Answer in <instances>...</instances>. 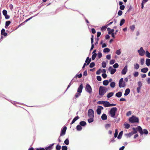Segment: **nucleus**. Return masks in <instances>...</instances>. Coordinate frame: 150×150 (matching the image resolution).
<instances>
[{
	"instance_id": "nucleus-1",
	"label": "nucleus",
	"mask_w": 150,
	"mask_h": 150,
	"mask_svg": "<svg viewBox=\"0 0 150 150\" xmlns=\"http://www.w3.org/2000/svg\"><path fill=\"white\" fill-rule=\"evenodd\" d=\"M107 90L106 87L100 86L99 89V94L100 96H103L106 93Z\"/></svg>"
},
{
	"instance_id": "nucleus-2",
	"label": "nucleus",
	"mask_w": 150,
	"mask_h": 150,
	"mask_svg": "<svg viewBox=\"0 0 150 150\" xmlns=\"http://www.w3.org/2000/svg\"><path fill=\"white\" fill-rule=\"evenodd\" d=\"M117 110V109L116 107L112 108L110 109L109 111V113L111 117L115 118H116V117H115V115Z\"/></svg>"
},
{
	"instance_id": "nucleus-3",
	"label": "nucleus",
	"mask_w": 150,
	"mask_h": 150,
	"mask_svg": "<svg viewBox=\"0 0 150 150\" xmlns=\"http://www.w3.org/2000/svg\"><path fill=\"white\" fill-rule=\"evenodd\" d=\"M129 121L131 123H138L139 122V119L138 117H137L134 116H132L129 118Z\"/></svg>"
},
{
	"instance_id": "nucleus-4",
	"label": "nucleus",
	"mask_w": 150,
	"mask_h": 150,
	"mask_svg": "<svg viewBox=\"0 0 150 150\" xmlns=\"http://www.w3.org/2000/svg\"><path fill=\"white\" fill-rule=\"evenodd\" d=\"M126 86L125 82L123 81V79L121 78L119 81V86L120 88L124 87Z\"/></svg>"
},
{
	"instance_id": "nucleus-5",
	"label": "nucleus",
	"mask_w": 150,
	"mask_h": 150,
	"mask_svg": "<svg viewBox=\"0 0 150 150\" xmlns=\"http://www.w3.org/2000/svg\"><path fill=\"white\" fill-rule=\"evenodd\" d=\"M86 91L90 94L92 92V89L91 87L89 84H87L85 88Z\"/></svg>"
},
{
	"instance_id": "nucleus-6",
	"label": "nucleus",
	"mask_w": 150,
	"mask_h": 150,
	"mask_svg": "<svg viewBox=\"0 0 150 150\" xmlns=\"http://www.w3.org/2000/svg\"><path fill=\"white\" fill-rule=\"evenodd\" d=\"M88 115L89 117H94V111L92 109H89L88 111Z\"/></svg>"
},
{
	"instance_id": "nucleus-7",
	"label": "nucleus",
	"mask_w": 150,
	"mask_h": 150,
	"mask_svg": "<svg viewBox=\"0 0 150 150\" xmlns=\"http://www.w3.org/2000/svg\"><path fill=\"white\" fill-rule=\"evenodd\" d=\"M138 52L139 54L141 56H143L144 54L145 51L143 50L142 47H141L140 49L138 50Z\"/></svg>"
},
{
	"instance_id": "nucleus-8",
	"label": "nucleus",
	"mask_w": 150,
	"mask_h": 150,
	"mask_svg": "<svg viewBox=\"0 0 150 150\" xmlns=\"http://www.w3.org/2000/svg\"><path fill=\"white\" fill-rule=\"evenodd\" d=\"M108 70L110 72L111 74H114L116 71V69H113L111 66H110L109 67Z\"/></svg>"
},
{
	"instance_id": "nucleus-9",
	"label": "nucleus",
	"mask_w": 150,
	"mask_h": 150,
	"mask_svg": "<svg viewBox=\"0 0 150 150\" xmlns=\"http://www.w3.org/2000/svg\"><path fill=\"white\" fill-rule=\"evenodd\" d=\"M103 109V108L101 106H98L96 110V112L98 115H100L101 112V110Z\"/></svg>"
},
{
	"instance_id": "nucleus-10",
	"label": "nucleus",
	"mask_w": 150,
	"mask_h": 150,
	"mask_svg": "<svg viewBox=\"0 0 150 150\" xmlns=\"http://www.w3.org/2000/svg\"><path fill=\"white\" fill-rule=\"evenodd\" d=\"M67 129V127L66 126H64L61 130V134L60 136H62L65 134L66 131Z\"/></svg>"
},
{
	"instance_id": "nucleus-11",
	"label": "nucleus",
	"mask_w": 150,
	"mask_h": 150,
	"mask_svg": "<svg viewBox=\"0 0 150 150\" xmlns=\"http://www.w3.org/2000/svg\"><path fill=\"white\" fill-rule=\"evenodd\" d=\"M136 129L139 132L141 135H142L143 134L142 129L140 126H137Z\"/></svg>"
},
{
	"instance_id": "nucleus-12",
	"label": "nucleus",
	"mask_w": 150,
	"mask_h": 150,
	"mask_svg": "<svg viewBox=\"0 0 150 150\" xmlns=\"http://www.w3.org/2000/svg\"><path fill=\"white\" fill-rule=\"evenodd\" d=\"M83 88V86L82 84H81L78 88L77 89V92L81 93L82 92V89Z\"/></svg>"
},
{
	"instance_id": "nucleus-13",
	"label": "nucleus",
	"mask_w": 150,
	"mask_h": 150,
	"mask_svg": "<svg viewBox=\"0 0 150 150\" xmlns=\"http://www.w3.org/2000/svg\"><path fill=\"white\" fill-rule=\"evenodd\" d=\"M127 71V66H125L123 69L122 70L121 72V74H122L125 75V74Z\"/></svg>"
},
{
	"instance_id": "nucleus-14",
	"label": "nucleus",
	"mask_w": 150,
	"mask_h": 150,
	"mask_svg": "<svg viewBox=\"0 0 150 150\" xmlns=\"http://www.w3.org/2000/svg\"><path fill=\"white\" fill-rule=\"evenodd\" d=\"M1 34L4 36H6L7 35V33L5 32V30L4 28H3L1 30Z\"/></svg>"
},
{
	"instance_id": "nucleus-15",
	"label": "nucleus",
	"mask_w": 150,
	"mask_h": 150,
	"mask_svg": "<svg viewBox=\"0 0 150 150\" xmlns=\"http://www.w3.org/2000/svg\"><path fill=\"white\" fill-rule=\"evenodd\" d=\"M148 70V69L147 67L141 69V71L143 73H146Z\"/></svg>"
},
{
	"instance_id": "nucleus-16",
	"label": "nucleus",
	"mask_w": 150,
	"mask_h": 150,
	"mask_svg": "<svg viewBox=\"0 0 150 150\" xmlns=\"http://www.w3.org/2000/svg\"><path fill=\"white\" fill-rule=\"evenodd\" d=\"M110 103L108 101H104L103 105L105 107H110Z\"/></svg>"
},
{
	"instance_id": "nucleus-17",
	"label": "nucleus",
	"mask_w": 150,
	"mask_h": 150,
	"mask_svg": "<svg viewBox=\"0 0 150 150\" xmlns=\"http://www.w3.org/2000/svg\"><path fill=\"white\" fill-rule=\"evenodd\" d=\"M107 115L105 114H103L101 116V119L103 120H107Z\"/></svg>"
},
{
	"instance_id": "nucleus-18",
	"label": "nucleus",
	"mask_w": 150,
	"mask_h": 150,
	"mask_svg": "<svg viewBox=\"0 0 150 150\" xmlns=\"http://www.w3.org/2000/svg\"><path fill=\"white\" fill-rule=\"evenodd\" d=\"M130 92V90L129 88L126 89L124 93V95L125 96H127L129 93Z\"/></svg>"
},
{
	"instance_id": "nucleus-19",
	"label": "nucleus",
	"mask_w": 150,
	"mask_h": 150,
	"mask_svg": "<svg viewBox=\"0 0 150 150\" xmlns=\"http://www.w3.org/2000/svg\"><path fill=\"white\" fill-rule=\"evenodd\" d=\"M146 64L147 66H149L150 65V59H147L146 61Z\"/></svg>"
},
{
	"instance_id": "nucleus-20",
	"label": "nucleus",
	"mask_w": 150,
	"mask_h": 150,
	"mask_svg": "<svg viewBox=\"0 0 150 150\" xmlns=\"http://www.w3.org/2000/svg\"><path fill=\"white\" fill-rule=\"evenodd\" d=\"M122 95V92L120 91L117 93L116 94L115 96H116L118 98H120V97Z\"/></svg>"
},
{
	"instance_id": "nucleus-21",
	"label": "nucleus",
	"mask_w": 150,
	"mask_h": 150,
	"mask_svg": "<svg viewBox=\"0 0 150 150\" xmlns=\"http://www.w3.org/2000/svg\"><path fill=\"white\" fill-rule=\"evenodd\" d=\"M79 117L78 116H77L76 117L74 118V119L72 121L71 123V124H72L74 123L76 120H77L79 119Z\"/></svg>"
},
{
	"instance_id": "nucleus-22",
	"label": "nucleus",
	"mask_w": 150,
	"mask_h": 150,
	"mask_svg": "<svg viewBox=\"0 0 150 150\" xmlns=\"http://www.w3.org/2000/svg\"><path fill=\"white\" fill-rule=\"evenodd\" d=\"M11 23V21H6V22L5 28H7L8 27L9 25Z\"/></svg>"
},
{
	"instance_id": "nucleus-23",
	"label": "nucleus",
	"mask_w": 150,
	"mask_h": 150,
	"mask_svg": "<svg viewBox=\"0 0 150 150\" xmlns=\"http://www.w3.org/2000/svg\"><path fill=\"white\" fill-rule=\"evenodd\" d=\"M91 58H89V57H87L85 61V62L87 63V61H88V63H87V64L88 65L90 63V62L91 61Z\"/></svg>"
},
{
	"instance_id": "nucleus-24",
	"label": "nucleus",
	"mask_w": 150,
	"mask_h": 150,
	"mask_svg": "<svg viewBox=\"0 0 150 150\" xmlns=\"http://www.w3.org/2000/svg\"><path fill=\"white\" fill-rule=\"evenodd\" d=\"M123 134V131H121L120 132V133H119V135L117 137V138L118 139H120L121 138Z\"/></svg>"
},
{
	"instance_id": "nucleus-25",
	"label": "nucleus",
	"mask_w": 150,
	"mask_h": 150,
	"mask_svg": "<svg viewBox=\"0 0 150 150\" xmlns=\"http://www.w3.org/2000/svg\"><path fill=\"white\" fill-rule=\"evenodd\" d=\"M113 94L114 93L112 92L109 93L107 94V97L108 98H110L112 96Z\"/></svg>"
},
{
	"instance_id": "nucleus-26",
	"label": "nucleus",
	"mask_w": 150,
	"mask_h": 150,
	"mask_svg": "<svg viewBox=\"0 0 150 150\" xmlns=\"http://www.w3.org/2000/svg\"><path fill=\"white\" fill-rule=\"evenodd\" d=\"M79 124L81 126H84L86 125V123L85 121H82L80 122Z\"/></svg>"
},
{
	"instance_id": "nucleus-27",
	"label": "nucleus",
	"mask_w": 150,
	"mask_h": 150,
	"mask_svg": "<svg viewBox=\"0 0 150 150\" xmlns=\"http://www.w3.org/2000/svg\"><path fill=\"white\" fill-rule=\"evenodd\" d=\"M110 50L108 48H106L104 49L103 50V52L104 53L108 52H110Z\"/></svg>"
},
{
	"instance_id": "nucleus-28",
	"label": "nucleus",
	"mask_w": 150,
	"mask_h": 150,
	"mask_svg": "<svg viewBox=\"0 0 150 150\" xmlns=\"http://www.w3.org/2000/svg\"><path fill=\"white\" fill-rule=\"evenodd\" d=\"M76 129L77 130L80 131L82 129V128L80 125H78L77 126Z\"/></svg>"
},
{
	"instance_id": "nucleus-29",
	"label": "nucleus",
	"mask_w": 150,
	"mask_h": 150,
	"mask_svg": "<svg viewBox=\"0 0 150 150\" xmlns=\"http://www.w3.org/2000/svg\"><path fill=\"white\" fill-rule=\"evenodd\" d=\"M133 135V134L132 133V132L129 133L128 134H125L126 136L127 137H130L132 135Z\"/></svg>"
},
{
	"instance_id": "nucleus-30",
	"label": "nucleus",
	"mask_w": 150,
	"mask_h": 150,
	"mask_svg": "<svg viewBox=\"0 0 150 150\" xmlns=\"http://www.w3.org/2000/svg\"><path fill=\"white\" fill-rule=\"evenodd\" d=\"M109 83V82L107 80H105L103 81V84L105 86L107 85Z\"/></svg>"
},
{
	"instance_id": "nucleus-31",
	"label": "nucleus",
	"mask_w": 150,
	"mask_h": 150,
	"mask_svg": "<svg viewBox=\"0 0 150 150\" xmlns=\"http://www.w3.org/2000/svg\"><path fill=\"white\" fill-rule=\"evenodd\" d=\"M134 68L136 69H138L139 67V66L138 64H136L134 65Z\"/></svg>"
},
{
	"instance_id": "nucleus-32",
	"label": "nucleus",
	"mask_w": 150,
	"mask_h": 150,
	"mask_svg": "<svg viewBox=\"0 0 150 150\" xmlns=\"http://www.w3.org/2000/svg\"><path fill=\"white\" fill-rule=\"evenodd\" d=\"M115 82H112L110 84V86L111 88H114L115 86Z\"/></svg>"
},
{
	"instance_id": "nucleus-33",
	"label": "nucleus",
	"mask_w": 150,
	"mask_h": 150,
	"mask_svg": "<svg viewBox=\"0 0 150 150\" xmlns=\"http://www.w3.org/2000/svg\"><path fill=\"white\" fill-rule=\"evenodd\" d=\"M125 19H122L120 21V26H122L125 22Z\"/></svg>"
},
{
	"instance_id": "nucleus-34",
	"label": "nucleus",
	"mask_w": 150,
	"mask_h": 150,
	"mask_svg": "<svg viewBox=\"0 0 150 150\" xmlns=\"http://www.w3.org/2000/svg\"><path fill=\"white\" fill-rule=\"evenodd\" d=\"M146 56L148 58H150V53L147 50L146 52Z\"/></svg>"
},
{
	"instance_id": "nucleus-35",
	"label": "nucleus",
	"mask_w": 150,
	"mask_h": 150,
	"mask_svg": "<svg viewBox=\"0 0 150 150\" xmlns=\"http://www.w3.org/2000/svg\"><path fill=\"white\" fill-rule=\"evenodd\" d=\"M95 66V63L94 62H91L90 63L89 65L90 68H92L93 67Z\"/></svg>"
},
{
	"instance_id": "nucleus-36",
	"label": "nucleus",
	"mask_w": 150,
	"mask_h": 150,
	"mask_svg": "<svg viewBox=\"0 0 150 150\" xmlns=\"http://www.w3.org/2000/svg\"><path fill=\"white\" fill-rule=\"evenodd\" d=\"M132 129L133 130V132H132V133L133 134H136L137 133V129L136 128H132Z\"/></svg>"
},
{
	"instance_id": "nucleus-37",
	"label": "nucleus",
	"mask_w": 150,
	"mask_h": 150,
	"mask_svg": "<svg viewBox=\"0 0 150 150\" xmlns=\"http://www.w3.org/2000/svg\"><path fill=\"white\" fill-rule=\"evenodd\" d=\"M107 28V26H103L101 27V30L102 31L105 30H106Z\"/></svg>"
},
{
	"instance_id": "nucleus-38",
	"label": "nucleus",
	"mask_w": 150,
	"mask_h": 150,
	"mask_svg": "<svg viewBox=\"0 0 150 150\" xmlns=\"http://www.w3.org/2000/svg\"><path fill=\"white\" fill-rule=\"evenodd\" d=\"M97 55V54L96 53H94L93 54L92 56V59L93 60H94Z\"/></svg>"
},
{
	"instance_id": "nucleus-39",
	"label": "nucleus",
	"mask_w": 150,
	"mask_h": 150,
	"mask_svg": "<svg viewBox=\"0 0 150 150\" xmlns=\"http://www.w3.org/2000/svg\"><path fill=\"white\" fill-rule=\"evenodd\" d=\"M90 118L88 120V122L89 123H91L93 121V117H90Z\"/></svg>"
},
{
	"instance_id": "nucleus-40",
	"label": "nucleus",
	"mask_w": 150,
	"mask_h": 150,
	"mask_svg": "<svg viewBox=\"0 0 150 150\" xmlns=\"http://www.w3.org/2000/svg\"><path fill=\"white\" fill-rule=\"evenodd\" d=\"M133 75L135 77H137L139 75V73L138 71H135V72L134 74Z\"/></svg>"
},
{
	"instance_id": "nucleus-41",
	"label": "nucleus",
	"mask_w": 150,
	"mask_h": 150,
	"mask_svg": "<svg viewBox=\"0 0 150 150\" xmlns=\"http://www.w3.org/2000/svg\"><path fill=\"white\" fill-rule=\"evenodd\" d=\"M102 66L103 67L105 68L106 66V62L104 61L102 63Z\"/></svg>"
},
{
	"instance_id": "nucleus-42",
	"label": "nucleus",
	"mask_w": 150,
	"mask_h": 150,
	"mask_svg": "<svg viewBox=\"0 0 150 150\" xmlns=\"http://www.w3.org/2000/svg\"><path fill=\"white\" fill-rule=\"evenodd\" d=\"M81 93H76L75 95V97L76 98H77L78 97H79V96H81Z\"/></svg>"
},
{
	"instance_id": "nucleus-43",
	"label": "nucleus",
	"mask_w": 150,
	"mask_h": 150,
	"mask_svg": "<svg viewBox=\"0 0 150 150\" xmlns=\"http://www.w3.org/2000/svg\"><path fill=\"white\" fill-rule=\"evenodd\" d=\"M2 13L3 15L4 16L7 14V12L6 10L4 9Z\"/></svg>"
},
{
	"instance_id": "nucleus-44",
	"label": "nucleus",
	"mask_w": 150,
	"mask_h": 150,
	"mask_svg": "<svg viewBox=\"0 0 150 150\" xmlns=\"http://www.w3.org/2000/svg\"><path fill=\"white\" fill-rule=\"evenodd\" d=\"M135 28V25H132L130 27V29L132 31H134Z\"/></svg>"
},
{
	"instance_id": "nucleus-45",
	"label": "nucleus",
	"mask_w": 150,
	"mask_h": 150,
	"mask_svg": "<svg viewBox=\"0 0 150 150\" xmlns=\"http://www.w3.org/2000/svg\"><path fill=\"white\" fill-rule=\"evenodd\" d=\"M64 142L66 145H68L69 144V140L68 139H66L64 141Z\"/></svg>"
},
{
	"instance_id": "nucleus-46",
	"label": "nucleus",
	"mask_w": 150,
	"mask_h": 150,
	"mask_svg": "<svg viewBox=\"0 0 150 150\" xmlns=\"http://www.w3.org/2000/svg\"><path fill=\"white\" fill-rule=\"evenodd\" d=\"M118 132H117V129H116L115 130V132L114 134L115 137L116 138L117 137V134H118Z\"/></svg>"
},
{
	"instance_id": "nucleus-47",
	"label": "nucleus",
	"mask_w": 150,
	"mask_h": 150,
	"mask_svg": "<svg viewBox=\"0 0 150 150\" xmlns=\"http://www.w3.org/2000/svg\"><path fill=\"white\" fill-rule=\"evenodd\" d=\"M82 75L81 74H80L79 75L76 74L74 78H76L77 77H78L79 78H80L81 77Z\"/></svg>"
},
{
	"instance_id": "nucleus-48",
	"label": "nucleus",
	"mask_w": 150,
	"mask_h": 150,
	"mask_svg": "<svg viewBox=\"0 0 150 150\" xmlns=\"http://www.w3.org/2000/svg\"><path fill=\"white\" fill-rule=\"evenodd\" d=\"M62 150H67V147L66 146H62Z\"/></svg>"
},
{
	"instance_id": "nucleus-49",
	"label": "nucleus",
	"mask_w": 150,
	"mask_h": 150,
	"mask_svg": "<svg viewBox=\"0 0 150 150\" xmlns=\"http://www.w3.org/2000/svg\"><path fill=\"white\" fill-rule=\"evenodd\" d=\"M98 57L99 58H100L102 57V54L101 52H99L98 54Z\"/></svg>"
},
{
	"instance_id": "nucleus-50",
	"label": "nucleus",
	"mask_w": 150,
	"mask_h": 150,
	"mask_svg": "<svg viewBox=\"0 0 150 150\" xmlns=\"http://www.w3.org/2000/svg\"><path fill=\"white\" fill-rule=\"evenodd\" d=\"M115 59H112L111 60L110 62V64H113L115 62Z\"/></svg>"
},
{
	"instance_id": "nucleus-51",
	"label": "nucleus",
	"mask_w": 150,
	"mask_h": 150,
	"mask_svg": "<svg viewBox=\"0 0 150 150\" xmlns=\"http://www.w3.org/2000/svg\"><path fill=\"white\" fill-rule=\"evenodd\" d=\"M144 58H142L140 60V63L142 65H143L144 63Z\"/></svg>"
},
{
	"instance_id": "nucleus-52",
	"label": "nucleus",
	"mask_w": 150,
	"mask_h": 150,
	"mask_svg": "<svg viewBox=\"0 0 150 150\" xmlns=\"http://www.w3.org/2000/svg\"><path fill=\"white\" fill-rule=\"evenodd\" d=\"M143 134H147L148 133V132L146 129H144L143 130Z\"/></svg>"
},
{
	"instance_id": "nucleus-53",
	"label": "nucleus",
	"mask_w": 150,
	"mask_h": 150,
	"mask_svg": "<svg viewBox=\"0 0 150 150\" xmlns=\"http://www.w3.org/2000/svg\"><path fill=\"white\" fill-rule=\"evenodd\" d=\"M119 65L117 63H115L113 65V67L115 68H116L118 67Z\"/></svg>"
},
{
	"instance_id": "nucleus-54",
	"label": "nucleus",
	"mask_w": 150,
	"mask_h": 150,
	"mask_svg": "<svg viewBox=\"0 0 150 150\" xmlns=\"http://www.w3.org/2000/svg\"><path fill=\"white\" fill-rule=\"evenodd\" d=\"M125 128L126 129H128L130 127V125L129 124H125Z\"/></svg>"
},
{
	"instance_id": "nucleus-55",
	"label": "nucleus",
	"mask_w": 150,
	"mask_h": 150,
	"mask_svg": "<svg viewBox=\"0 0 150 150\" xmlns=\"http://www.w3.org/2000/svg\"><path fill=\"white\" fill-rule=\"evenodd\" d=\"M61 146H60L57 145L56 146V149L57 150H60L61 149Z\"/></svg>"
},
{
	"instance_id": "nucleus-56",
	"label": "nucleus",
	"mask_w": 150,
	"mask_h": 150,
	"mask_svg": "<svg viewBox=\"0 0 150 150\" xmlns=\"http://www.w3.org/2000/svg\"><path fill=\"white\" fill-rule=\"evenodd\" d=\"M101 70V69H99L96 72V74L99 75L100 73Z\"/></svg>"
},
{
	"instance_id": "nucleus-57",
	"label": "nucleus",
	"mask_w": 150,
	"mask_h": 150,
	"mask_svg": "<svg viewBox=\"0 0 150 150\" xmlns=\"http://www.w3.org/2000/svg\"><path fill=\"white\" fill-rule=\"evenodd\" d=\"M52 149V146H49L45 148V150H51Z\"/></svg>"
},
{
	"instance_id": "nucleus-58",
	"label": "nucleus",
	"mask_w": 150,
	"mask_h": 150,
	"mask_svg": "<svg viewBox=\"0 0 150 150\" xmlns=\"http://www.w3.org/2000/svg\"><path fill=\"white\" fill-rule=\"evenodd\" d=\"M116 53L118 55H120L121 54L120 49L117 50L116 52Z\"/></svg>"
},
{
	"instance_id": "nucleus-59",
	"label": "nucleus",
	"mask_w": 150,
	"mask_h": 150,
	"mask_svg": "<svg viewBox=\"0 0 150 150\" xmlns=\"http://www.w3.org/2000/svg\"><path fill=\"white\" fill-rule=\"evenodd\" d=\"M104 101H99L97 102V103L99 104H103L104 103Z\"/></svg>"
},
{
	"instance_id": "nucleus-60",
	"label": "nucleus",
	"mask_w": 150,
	"mask_h": 150,
	"mask_svg": "<svg viewBox=\"0 0 150 150\" xmlns=\"http://www.w3.org/2000/svg\"><path fill=\"white\" fill-rule=\"evenodd\" d=\"M122 11L119 10L117 14L118 15L120 16L122 15Z\"/></svg>"
},
{
	"instance_id": "nucleus-61",
	"label": "nucleus",
	"mask_w": 150,
	"mask_h": 150,
	"mask_svg": "<svg viewBox=\"0 0 150 150\" xmlns=\"http://www.w3.org/2000/svg\"><path fill=\"white\" fill-rule=\"evenodd\" d=\"M125 6L124 5H122L120 6V8L121 10H123L125 9Z\"/></svg>"
},
{
	"instance_id": "nucleus-62",
	"label": "nucleus",
	"mask_w": 150,
	"mask_h": 150,
	"mask_svg": "<svg viewBox=\"0 0 150 150\" xmlns=\"http://www.w3.org/2000/svg\"><path fill=\"white\" fill-rule=\"evenodd\" d=\"M96 78L97 80L99 81H100L101 80V78L100 76H97Z\"/></svg>"
},
{
	"instance_id": "nucleus-63",
	"label": "nucleus",
	"mask_w": 150,
	"mask_h": 150,
	"mask_svg": "<svg viewBox=\"0 0 150 150\" xmlns=\"http://www.w3.org/2000/svg\"><path fill=\"white\" fill-rule=\"evenodd\" d=\"M91 32L92 33L94 34L96 33V31L95 29L94 28H92L91 29Z\"/></svg>"
},
{
	"instance_id": "nucleus-64",
	"label": "nucleus",
	"mask_w": 150,
	"mask_h": 150,
	"mask_svg": "<svg viewBox=\"0 0 150 150\" xmlns=\"http://www.w3.org/2000/svg\"><path fill=\"white\" fill-rule=\"evenodd\" d=\"M131 112L130 111H129L128 112H127V113L126 114V115L127 116H128L131 115Z\"/></svg>"
}]
</instances>
